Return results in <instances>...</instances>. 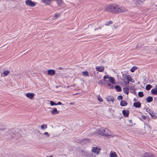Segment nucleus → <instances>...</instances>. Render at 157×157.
I'll return each instance as SVG.
<instances>
[{
    "instance_id": "nucleus-1",
    "label": "nucleus",
    "mask_w": 157,
    "mask_h": 157,
    "mask_svg": "<svg viewBox=\"0 0 157 157\" xmlns=\"http://www.w3.org/2000/svg\"><path fill=\"white\" fill-rule=\"evenodd\" d=\"M98 132L100 135L105 136L110 135V131L107 128H100L98 130Z\"/></svg>"
},
{
    "instance_id": "nucleus-2",
    "label": "nucleus",
    "mask_w": 157,
    "mask_h": 157,
    "mask_svg": "<svg viewBox=\"0 0 157 157\" xmlns=\"http://www.w3.org/2000/svg\"><path fill=\"white\" fill-rule=\"evenodd\" d=\"M121 6L116 4H113L106 6V10H123Z\"/></svg>"
},
{
    "instance_id": "nucleus-3",
    "label": "nucleus",
    "mask_w": 157,
    "mask_h": 157,
    "mask_svg": "<svg viewBox=\"0 0 157 157\" xmlns=\"http://www.w3.org/2000/svg\"><path fill=\"white\" fill-rule=\"evenodd\" d=\"M83 155L86 157H95V155L91 153H89L87 151H84L83 153Z\"/></svg>"
},
{
    "instance_id": "nucleus-4",
    "label": "nucleus",
    "mask_w": 157,
    "mask_h": 157,
    "mask_svg": "<svg viewBox=\"0 0 157 157\" xmlns=\"http://www.w3.org/2000/svg\"><path fill=\"white\" fill-rule=\"evenodd\" d=\"M26 4L27 5L31 7H34L35 5V2L31 0H27L26 1Z\"/></svg>"
},
{
    "instance_id": "nucleus-5",
    "label": "nucleus",
    "mask_w": 157,
    "mask_h": 157,
    "mask_svg": "<svg viewBox=\"0 0 157 157\" xmlns=\"http://www.w3.org/2000/svg\"><path fill=\"white\" fill-rule=\"evenodd\" d=\"M100 150L101 149L100 148H98V147H94L92 149V151L94 153H95L97 154H98L99 153V150Z\"/></svg>"
},
{
    "instance_id": "nucleus-6",
    "label": "nucleus",
    "mask_w": 157,
    "mask_h": 157,
    "mask_svg": "<svg viewBox=\"0 0 157 157\" xmlns=\"http://www.w3.org/2000/svg\"><path fill=\"white\" fill-rule=\"evenodd\" d=\"M151 91L152 94L155 95H157V85H155V88L151 89Z\"/></svg>"
},
{
    "instance_id": "nucleus-7",
    "label": "nucleus",
    "mask_w": 157,
    "mask_h": 157,
    "mask_svg": "<svg viewBox=\"0 0 157 157\" xmlns=\"http://www.w3.org/2000/svg\"><path fill=\"white\" fill-rule=\"evenodd\" d=\"M122 114L125 117H128L129 113V111L128 110H124L122 111Z\"/></svg>"
},
{
    "instance_id": "nucleus-8",
    "label": "nucleus",
    "mask_w": 157,
    "mask_h": 157,
    "mask_svg": "<svg viewBox=\"0 0 157 157\" xmlns=\"http://www.w3.org/2000/svg\"><path fill=\"white\" fill-rule=\"evenodd\" d=\"M109 12L112 13L118 14L119 13L124 12V10H108Z\"/></svg>"
},
{
    "instance_id": "nucleus-9",
    "label": "nucleus",
    "mask_w": 157,
    "mask_h": 157,
    "mask_svg": "<svg viewBox=\"0 0 157 157\" xmlns=\"http://www.w3.org/2000/svg\"><path fill=\"white\" fill-rule=\"evenodd\" d=\"M26 96L27 98L30 99H32L34 97V94L33 93H27L26 94Z\"/></svg>"
},
{
    "instance_id": "nucleus-10",
    "label": "nucleus",
    "mask_w": 157,
    "mask_h": 157,
    "mask_svg": "<svg viewBox=\"0 0 157 157\" xmlns=\"http://www.w3.org/2000/svg\"><path fill=\"white\" fill-rule=\"evenodd\" d=\"M48 74L49 75H54L55 74V71L52 70L50 69L48 70Z\"/></svg>"
},
{
    "instance_id": "nucleus-11",
    "label": "nucleus",
    "mask_w": 157,
    "mask_h": 157,
    "mask_svg": "<svg viewBox=\"0 0 157 157\" xmlns=\"http://www.w3.org/2000/svg\"><path fill=\"white\" fill-rule=\"evenodd\" d=\"M10 72V71L9 70H4L3 74H1L2 76H7Z\"/></svg>"
},
{
    "instance_id": "nucleus-12",
    "label": "nucleus",
    "mask_w": 157,
    "mask_h": 157,
    "mask_svg": "<svg viewBox=\"0 0 157 157\" xmlns=\"http://www.w3.org/2000/svg\"><path fill=\"white\" fill-rule=\"evenodd\" d=\"M133 106L136 108H139L141 107V103L139 101L135 102L134 103Z\"/></svg>"
},
{
    "instance_id": "nucleus-13",
    "label": "nucleus",
    "mask_w": 157,
    "mask_h": 157,
    "mask_svg": "<svg viewBox=\"0 0 157 157\" xmlns=\"http://www.w3.org/2000/svg\"><path fill=\"white\" fill-rule=\"evenodd\" d=\"M97 70L98 71L102 72L104 70V67H99L97 66L96 67Z\"/></svg>"
},
{
    "instance_id": "nucleus-14",
    "label": "nucleus",
    "mask_w": 157,
    "mask_h": 157,
    "mask_svg": "<svg viewBox=\"0 0 157 157\" xmlns=\"http://www.w3.org/2000/svg\"><path fill=\"white\" fill-rule=\"evenodd\" d=\"M106 99L108 101H112L113 102L114 101V98L113 97H110L109 96L106 97Z\"/></svg>"
},
{
    "instance_id": "nucleus-15",
    "label": "nucleus",
    "mask_w": 157,
    "mask_h": 157,
    "mask_svg": "<svg viewBox=\"0 0 157 157\" xmlns=\"http://www.w3.org/2000/svg\"><path fill=\"white\" fill-rule=\"evenodd\" d=\"M51 113L52 114L55 115L58 114L59 112L57 111L56 108H55L51 111Z\"/></svg>"
},
{
    "instance_id": "nucleus-16",
    "label": "nucleus",
    "mask_w": 157,
    "mask_h": 157,
    "mask_svg": "<svg viewBox=\"0 0 157 157\" xmlns=\"http://www.w3.org/2000/svg\"><path fill=\"white\" fill-rule=\"evenodd\" d=\"M128 103L126 101L124 100H122L120 102V105L122 106H125L127 105Z\"/></svg>"
},
{
    "instance_id": "nucleus-17",
    "label": "nucleus",
    "mask_w": 157,
    "mask_h": 157,
    "mask_svg": "<svg viewBox=\"0 0 157 157\" xmlns=\"http://www.w3.org/2000/svg\"><path fill=\"white\" fill-rule=\"evenodd\" d=\"M153 99L152 97L149 96L146 99V101L148 103H150L152 101Z\"/></svg>"
},
{
    "instance_id": "nucleus-18",
    "label": "nucleus",
    "mask_w": 157,
    "mask_h": 157,
    "mask_svg": "<svg viewBox=\"0 0 157 157\" xmlns=\"http://www.w3.org/2000/svg\"><path fill=\"white\" fill-rule=\"evenodd\" d=\"M61 13H56L53 17V19H55L58 18L60 15Z\"/></svg>"
},
{
    "instance_id": "nucleus-19",
    "label": "nucleus",
    "mask_w": 157,
    "mask_h": 157,
    "mask_svg": "<svg viewBox=\"0 0 157 157\" xmlns=\"http://www.w3.org/2000/svg\"><path fill=\"white\" fill-rule=\"evenodd\" d=\"M110 157H116L117 155L116 152L111 151L110 153Z\"/></svg>"
},
{
    "instance_id": "nucleus-20",
    "label": "nucleus",
    "mask_w": 157,
    "mask_h": 157,
    "mask_svg": "<svg viewBox=\"0 0 157 157\" xmlns=\"http://www.w3.org/2000/svg\"><path fill=\"white\" fill-rule=\"evenodd\" d=\"M115 89L116 91L117 92H120L121 91V88L119 86H116Z\"/></svg>"
},
{
    "instance_id": "nucleus-21",
    "label": "nucleus",
    "mask_w": 157,
    "mask_h": 157,
    "mask_svg": "<svg viewBox=\"0 0 157 157\" xmlns=\"http://www.w3.org/2000/svg\"><path fill=\"white\" fill-rule=\"evenodd\" d=\"M123 91L124 93L125 94H128L129 92H128V89L127 87H124L123 88Z\"/></svg>"
},
{
    "instance_id": "nucleus-22",
    "label": "nucleus",
    "mask_w": 157,
    "mask_h": 157,
    "mask_svg": "<svg viewBox=\"0 0 157 157\" xmlns=\"http://www.w3.org/2000/svg\"><path fill=\"white\" fill-rule=\"evenodd\" d=\"M82 75L83 76H87L89 77V74L88 72L87 71H84L82 72Z\"/></svg>"
},
{
    "instance_id": "nucleus-23",
    "label": "nucleus",
    "mask_w": 157,
    "mask_h": 157,
    "mask_svg": "<svg viewBox=\"0 0 157 157\" xmlns=\"http://www.w3.org/2000/svg\"><path fill=\"white\" fill-rule=\"evenodd\" d=\"M135 3L136 4V5H142L143 3V2L140 0H138L137 1L135 2Z\"/></svg>"
},
{
    "instance_id": "nucleus-24",
    "label": "nucleus",
    "mask_w": 157,
    "mask_h": 157,
    "mask_svg": "<svg viewBox=\"0 0 157 157\" xmlns=\"http://www.w3.org/2000/svg\"><path fill=\"white\" fill-rule=\"evenodd\" d=\"M152 86L150 84H147L146 86L145 89L147 90H149Z\"/></svg>"
},
{
    "instance_id": "nucleus-25",
    "label": "nucleus",
    "mask_w": 157,
    "mask_h": 157,
    "mask_svg": "<svg viewBox=\"0 0 157 157\" xmlns=\"http://www.w3.org/2000/svg\"><path fill=\"white\" fill-rule=\"evenodd\" d=\"M138 95L139 97L142 98L144 96L143 93V92L140 91L138 93Z\"/></svg>"
},
{
    "instance_id": "nucleus-26",
    "label": "nucleus",
    "mask_w": 157,
    "mask_h": 157,
    "mask_svg": "<svg viewBox=\"0 0 157 157\" xmlns=\"http://www.w3.org/2000/svg\"><path fill=\"white\" fill-rule=\"evenodd\" d=\"M137 69V67L136 66H134L131 69V71L133 72H134L135 70H136Z\"/></svg>"
},
{
    "instance_id": "nucleus-27",
    "label": "nucleus",
    "mask_w": 157,
    "mask_h": 157,
    "mask_svg": "<svg viewBox=\"0 0 157 157\" xmlns=\"http://www.w3.org/2000/svg\"><path fill=\"white\" fill-rule=\"evenodd\" d=\"M109 78V80L110 82H111V83H114V79L113 77H110Z\"/></svg>"
},
{
    "instance_id": "nucleus-28",
    "label": "nucleus",
    "mask_w": 157,
    "mask_h": 157,
    "mask_svg": "<svg viewBox=\"0 0 157 157\" xmlns=\"http://www.w3.org/2000/svg\"><path fill=\"white\" fill-rule=\"evenodd\" d=\"M147 111V112L150 114L151 116V117H153V113L150 111V110L148 109H146Z\"/></svg>"
},
{
    "instance_id": "nucleus-29",
    "label": "nucleus",
    "mask_w": 157,
    "mask_h": 157,
    "mask_svg": "<svg viewBox=\"0 0 157 157\" xmlns=\"http://www.w3.org/2000/svg\"><path fill=\"white\" fill-rule=\"evenodd\" d=\"M113 23V22L112 21H109L108 22H106L105 23V25H109L110 24H112Z\"/></svg>"
},
{
    "instance_id": "nucleus-30",
    "label": "nucleus",
    "mask_w": 157,
    "mask_h": 157,
    "mask_svg": "<svg viewBox=\"0 0 157 157\" xmlns=\"http://www.w3.org/2000/svg\"><path fill=\"white\" fill-rule=\"evenodd\" d=\"M97 97L98 100L99 101H100V102L103 101V100L101 98V97H100V96L99 95H97Z\"/></svg>"
},
{
    "instance_id": "nucleus-31",
    "label": "nucleus",
    "mask_w": 157,
    "mask_h": 157,
    "mask_svg": "<svg viewBox=\"0 0 157 157\" xmlns=\"http://www.w3.org/2000/svg\"><path fill=\"white\" fill-rule=\"evenodd\" d=\"M44 128H47V126L46 125L43 124V125H41V129L43 130Z\"/></svg>"
},
{
    "instance_id": "nucleus-32",
    "label": "nucleus",
    "mask_w": 157,
    "mask_h": 157,
    "mask_svg": "<svg viewBox=\"0 0 157 157\" xmlns=\"http://www.w3.org/2000/svg\"><path fill=\"white\" fill-rule=\"evenodd\" d=\"M44 2L47 5H49L50 3V0H43Z\"/></svg>"
},
{
    "instance_id": "nucleus-33",
    "label": "nucleus",
    "mask_w": 157,
    "mask_h": 157,
    "mask_svg": "<svg viewBox=\"0 0 157 157\" xmlns=\"http://www.w3.org/2000/svg\"><path fill=\"white\" fill-rule=\"evenodd\" d=\"M128 76L127 78V79L128 80L127 82L128 83H126V84H128L129 81H130V79H131V77L130 75H128Z\"/></svg>"
},
{
    "instance_id": "nucleus-34",
    "label": "nucleus",
    "mask_w": 157,
    "mask_h": 157,
    "mask_svg": "<svg viewBox=\"0 0 157 157\" xmlns=\"http://www.w3.org/2000/svg\"><path fill=\"white\" fill-rule=\"evenodd\" d=\"M98 84L101 86L103 84V82L102 80H100L98 82Z\"/></svg>"
},
{
    "instance_id": "nucleus-35",
    "label": "nucleus",
    "mask_w": 157,
    "mask_h": 157,
    "mask_svg": "<svg viewBox=\"0 0 157 157\" xmlns=\"http://www.w3.org/2000/svg\"><path fill=\"white\" fill-rule=\"evenodd\" d=\"M50 104L52 106L56 105V103L52 101H50Z\"/></svg>"
},
{
    "instance_id": "nucleus-36",
    "label": "nucleus",
    "mask_w": 157,
    "mask_h": 157,
    "mask_svg": "<svg viewBox=\"0 0 157 157\" xmlns=\"http://www.w3.org/2000/svg\"><path fill=\"white\" fill-rule=\"evenodd\" d=\"M58 4H61L62 2V0H56Z\"/></svg>"
},
{
    "instance_id": "nucleus-37",
    "label": "nucleus",
    "mask_w": 157,
    "mask_h": 157,
    "mask_svg": "<svg viewBox=\"0 0 157 157\" xmlns=\"http://www.w3.org/2000/svg\"><path fill=\"white\" fill-rule=\"evenodd\" d=\"M123 98V96L121 95L118 96L117 97V99L119 100H122Z\"/></svg>"
},
{
    "instance_id": "nucleus-38",
    "label": "nucleus",
    "mask_w": 157,
    "mask_h": 157,
    "mask_svg": "<svg viewBox=\"0 0 157 157\" xmlns=\"http://www.w3.org/2000/svg\"><path fill=\"white\" fill-rule=\"evenodd\" d=\"M129 122L130 123L131 125L132 126H133V125H135V123L133 124L132 123V119L129 120Z\"/></svg>"
},
{
    "instance_id": "nucleus-39",
    "label": "nucleus",
    "mask_w": 157,
    "mask_h": 157,
    "mask_svg": "<svg viewBox=\"0 0 157 157\" xmlns=\"http://www.w3.org/2000/svg\"><path fill=\"white\" fill-rule=\"evenodd\" d=\"M108 85L110 86L109 88L110 89H112L113 88V85L109 83L108 84Z\"/></svg>"
},
{
    "instance_id": "nucleus-40",
    "label": "nucleus",
    "mask_w": 157,
    "mask_h": 157,
    "mask_svg": "<svg viewBox=\"0 0 157 157\" xmlns=\"http://www.w3.org/2000/svg\"><path fill=\"white\" fill-rule=\"evenodd\" d=\"M43 134L44 135L46 136L47 137H49L50 136L48 132H44L43 133Z\"/></svg>"
},
{
    "instance_id": "nucleus-41",
    "label": "nucleus",
    "mask_w": 157,
    "mask_h": 157,
    "mask_svg": "<svg viewBox=\"0 0 157 157\" xmlns=\"http://www.w3.org/2000/svg\"><path fill=\"white\" fill-rule=\"evenodd\" d=\"M142 118L144 120H145L146 119L147 117L146 116L143 115L142 116Z\"/></svg>"
},
{
    "instance_id": "nucleus-42",
    "label": "nucleus",
    "mask_w": 157,
    "mask_h": 157,
    "mask_svg": "<svg viewBox=\"0 0 157 157\" xmlns=\"http://www.w3.org/2000/svg\"><path fill=\"white\" fill-rule=\"evenodd\" d=\"M104 79L109 78L108 75H105L103 77Z\"/></svg>"
},
{
    "instance_id": "nucleus-43",
    "label": "nucleus",
    "mask_w": 157,
    "mask_h": 157,
    "mask_svg": "<svg viewBox=\"0 0 157 157\" xmlns=\"http://www.w3.org/2000/svg\"><path fill=\"white\" fill-rule=\"evenodd\" d=\"M62 104V103L60 101L58 102L57 103H56V105H61Z\"/></svg>"
},
{
    "instance_id": "nucleus-44",
    "label": "nucleus",
    "mask_w": 157,
    "mask_h": 157,
    "mask_svg": "<svg viewBox=\"0 0 157 157\" xmlns=\"http://www.w3.org/2000/svg\"><path fill=\"white\" fill-rule=\"evenodd\" d=\"M130 81L132 82H134V80L132 78H131V79H130Z\"/></svg>"
},
{
    "instance_id": "nucleus-45",
    "label": "nucleus",
    "mask_w": 157,
    "mask_h": 157,
    "mask_svg": "<svg viewBox=\"0 0 157 157\" xmlns=\"http://www.w3.org/2000/svg\"><path fill=\"white\" fill-rule=\"evenodd\" d=\"M74 104H75V103L74 102H71V103H70V105H73Z\"/></svg>"
},
{
    "instance_id": "nucleus-46",
    "label": "nucleus",
    "mask_w": 157,
    "mask_h": 157,
    "mask_svg": "<svg viewBox=\"0 0 157 157\" xmlns=\"http://www.w3.org/2000/svg\"><path fill=\"white\" fill-rule=\"evenodd\" d=\"M62 68L61 67H59V69L60 70H62Z\"/></svg>"
},
{
    "instance_id": "nucleus-47",
    "label": "nucleus",
    "mask_w": 157,
    "mask_h": 157,
    "mask_svg": "<svg viewBox=\"0 0 157 157\" xmlns=\"http://www.w3.org/2000/svg\"><path fill=\"white\" fill-rule=\"evenodd\" d=\"M134 101H136V98H134Z\"/></svg>"
},
{
    "instance_id": "nucleus-48",
    "label": "nucleus",
    "mask_w": 157,
    "mask_h": 157,
    "mask_svg": "<svg viewBox=\"0 0 157 157\" xmlns=\"http://www.w3.org/2000/svg\"><path fill=\"white\" fill-rule=\"evenodd\" d=\"M48 157H53V156H52V155H51L48 156Z\"/></svg>"
},
{
    "instance_id": "nucleus-49",
    "label": "nucleus",
    "mask_w": 157,
    "mask_h": 157,
    "mask_svg": "<svg viewBox=\"0 0 157 157\" xmlns=\"http://www.w3.org/2000/svg\"><path fill=\"white\" fill-rule=\"evenodd\" d=\"M98 29V28H97V29H95V30H97V29Z\"/></svg>"
},
{
    "instance_id": "nucleus-50",
    "label": "nucleus",
    "mask_w": 157,
    "mask_h": 157,
    "mask_svg": "<svg viewBox=\"0 0 157 157\" xmlns=\"http://www.w3.org/2000/svg\"><path fill=\"white\" fill-rule=\"evenodd\" d=\"M99 29H100L101 28V27H99Z\"/></svg>"
}]
</instances>
